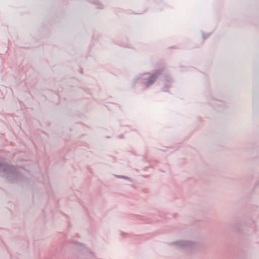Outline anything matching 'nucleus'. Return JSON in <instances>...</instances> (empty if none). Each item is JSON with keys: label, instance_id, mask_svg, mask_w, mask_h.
Returning <instances> with one entry per match:
<instances>
[{"label": "nucleus", "instance_id": "nucleus-6", "mask_svg": "<svg viewBox=\"0 0 259 259\" xmlns=\"http://www.w3.org/2000/svg\"><path fill=\"white\" fill-rule=\"evenodd\" d=\"M168 81L169 82H170V81H172V79H171V78H170L169 79H168Z\"/></svg>", "mask_w": 259, "mask_h": 259}, {"label": "nucleus", "instance_id": "nucleus-4", "mask_svg": "<svg viewBox=\"0 0 259 259\" xmlns=\"http://www.w3.org/2000/svg\"><path fill=\"white\" fill-rule=\"evenodd\" d=\"M71 244L74 246V247L76 249H79L82 251V253L84 254H87L88 253H92L91 250L87 247L85 245L81 243H79L76 241H72L71 242Z\"/></svg>", "mask_w": 259, "mask_h": 259}, {"label": "nucleus", "instance_id": "nucleus-1", "mask_svg": "<svg viewBox=\"0 0 259 259\" xmlns=\"http://www.w3.org/2000/svg\"><path fill=\"white\" fill-rule=\"evenodd\" d=\"M25 173L24 169L16 168L15 166L8 164L4 158H0V176L9 181L15 182L23 180Z\"/></svg>", "mask_w": 259, "mask_h": 259}, {"label": "nucleus", "instance_id": "nucleus-3", "mask_svg": "<svg viewBox=\"0 0 259 259\" xmlns=\"http://www.w3.org/2000/svg\"><path fill=\"white\" fill-rule=\"evenodd\" d=\"M162 72V69H158L156 70L154 72H153L152 74L145 73L143 74L142 76H144L148 74V77L138 78L135 79L134 84L136 83V81H137L139 79H141L142 81L145 80H146L145 82L146 87L147 88H148L154 83V82L157 79L158 77L161 74Z\"/></svg>", "mask_w": 259, "mask_h": 259}, {"label": "nucleus", "instance_id": "nucleus-2", "mask_svg": "<svg viewBox=\"0 0 259 259\" xmlns=\"http://www.w3.org/2000/svg\"><path fill=\"white\" fill-rule=\"evenodd\" d=\"M176 248L184 250L187 252H192L199 246L198 242L181 240H178L171 243Z\"/></svg>", "mask_w": 259, "mask_h": 259}, {"label": "nucleus", "instance_id": "nucleus-5", "mask_svg": "<svg viewBox=\"0 0 259 259\" xmlns=\"http://www.w3.org/2000/svg\"><path fill=\"white\" fill-rule=\"evenodd\" d=\"M115 176L117 178H121V179H126V180H128V181H131V179L126 177V176H120V175H115Z\"/></svg>", "mask_w": 259, "mask_h": 259}]
</instances>
